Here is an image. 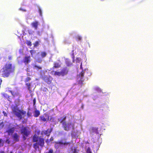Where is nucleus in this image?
I'll use <instances>...</instances> for the list:
<instances>
[{"instance_id": "1", "label": "nucleus", "mask_w": 153, "mask_h": 153, "mask_svg": "<svg viewBox=\"0 0 153 153\" xmlns=\"http://www.w3.org/2000/svg\"><path fill=\"white\" fill-rule=\"evenodd\" d=\"M15 67L12 63H6L0 70L1 76L4 78L9 76L11 74L15 71Z\"/></svg>"}, {"instance_id": "2", "label": "nucleus", "mask_w": 153, "mask_h": 153, "mask_svg": "<svg viewBox=\"0 0 153 153\" xmlns=\"http://www.w3.org/2000/svg\"><path fill=\"white\" fill-rule=\"evenodd\" d=\"M33 142H36L33 144V148L36 151L39 150V147H43L44 146V139L41 137L37 136L36 134H35L33 137Z\"/></svg>"}, {"instance_id": "3", "label": "nucleus", "mask_w": 153, "mask_h": 153, "mask_svg": "<svg viewBox=\"0 0 153 153\" xmlns=\"http://www.w3.org/2000/svg\"><path fill=\"white\" fill-rule=\"evenodd\" d=\"M15 116L20 120L22 119L26 114V112L22 109H19L17 106H14L12 109Z\"/></svg>"}, {"instance_id": "4", "label": "nucleus", "mask_w": 153, "mask_h": 153, "mask_svg": "<svg viewBox=\"0 0 153 153\" xmlns=\"http://www.w3.org/2000/svg\"><path fill=\"white\" fill-rule=\"evenodd\" d=\"M62 125V128L66 131H69L71 128L73 129H74V124L72 122L67 123L66 122L63 123Z\"/></svg>"}, {"instance_id": "5", "label": "nucleus", "mask_w": 153, "mask_h": 153, "mask_svg": "<svg viewBox=\"0 0 153 153\" xmlns=\"http://www.w3.org/2000/svg\"><path fill=\"white\" fill-rule=\"evenodd\" d=\"M54 143V146L56 149H58L59 146L62 145L64 146L68 145L70 146L71 144V143L70 142H67L66 141L63 142L62 140L58 142H55Z\"/></svg>"}, {"instance_id": "6", "label": "nucleus", "mask_w": 153, "mask_h": 153, "mask_svg": "<svg viewBox=\"0 0 153 153\" xmlns=\"http://www.w3.org/2000/svg\"><path fill=\"white\" fill-rule=\"evenodd\" d=\"M21 132L23 135V138L24 140L26 139L25 137H27L30 134V131L27 128V127L22 126L21 129Z\"/></svg>"}, {"instance_id": "7", "label": "nucleus", "mask_w": 153, "mask_h": 153, "mask_svg": "<svg viewBox=\"0 0 153 153\" xmlns=\"http://www.w3.org/2000/svg\"><path fill=\"white\" fill-rule=\"evenodd\" d=\"M86 78L91 76V73L88 70H85L84 71H82L79 74V77H81L82 79L84 76V75Z\"/></svg>"}, {"instance_id": "8", "label": "nucleus", "mask_w": 153, "mask_h": 153, "mask_svg": "<svg viewBox=\"0 0 153 153\" xmlns=\"http://www.w3.org/2000/svg\"><path fill=\"white\" fill-rule=\"evenodd\" d=\"M50 116L47 113H45L43 115L39 117L40 120L43 122L47 121L49 120Z\"/></svg>"}, {"instance_id": "9", "label": "nucleus", "mask_w": 153, "mask_h": 153, "mask_svg": "<svg viewBox=\"0 0 153 153\" xmlns=\"http://www.w3.org/2000/svg\"><path fill=\"white\" fill-rule=\"evenodd\" d=\"M52 130V128H51L50 129H48L47 130H43L42 131L41 134L42 135H46L47 136H49Z\"/></svg>"}, {"instance_id": "10", "label": "nucleus", "mask_w": 153, "mask_h": 153, "mask_svg": "<svg viewBox=\"0 0 153 153\" xmlns=\"http://www.w3.org/2000/svg\"><path fill=\"white\" fill-rule=\"evenodd\" d=\"M23 62L25 64H27L31 62V57L30 56H25L23 60Z\"/></svg>"}, {"instance_id": "11", "label": "nucleus", "mask_w": 153, "mask_h": 153, "mask_svg": "<svg viewBox=\"0 0 153 153\" xmlns=\"http://www.w3.org/2000/svg\"><path fill=\"white\" fill-rule=\"evenodd\" d=\"M68 72V69L66 67L63 68L60 71L61 75L62 76L67 75Z\"/></svg>"}, {"instance_id": "12", "label": "nucleus", "mask_w": 153, "mask_h": 153, "mask_svg": "<svg viewBox=\"0 0 153 153\" xmlns=\"http://www.w3.org/2000/svg\"><path fill=\"white\" fill-rule=\"evenodd\" d=\"M43 79L45 82L49 84L51 82L52 78L50 76H44L43 78Z\"/></svg>"}, {"instance_id": "13", "label": "nucleus", "mask_w": 153, "mask_h": 153, "mask_svg": "<svg viewBox=\"0 0 153 153\" xmlns=\"http://www.w3.org/2000/svg\"><path fill=\"white\" fill-rule=\"evenodd\" d=\"M66 118V116H63L59 117L58 119V120L60 123L63 124V123L64 122H66L65 120Z\"/></svg>"}, {"instance_id": "14", "label": "nucleus", "mask_w": 153, "mask_h": 153, "mask_svg": "<svg viewBox=\"0 0 153 153\" xmlns=\"http://www.w3.org/2000/svg\"><path fill=\"white\" fill-rule=\"evenodd\" d=\"M65 63L66 66L68 67L71 66L73 64L71 60L68 58L66 59H65Z\"/></svg>"}, {"instance_id": "15", "label": "nucleus", "mask_w": 153, "mask_h": 153, "mask_svg": "<svg viewBox=\"0 0 153 153\" xmlns=\"http://www.w3.org/2000/svg\"><path fill=\"white\" fill-rule=\"evenodd\" d=\"M39 25V22L37 21H35L31 23L32 26L34 27L36 30L37 28L38 25Z\"/></svg>"}, {"instance_id": "16", "label": "nucleus", "mask_w": 153, "mask_h": 153, "mask_svg": "<svg viewBox=\"0 0 153 153\" xmlns=\"http://www.w3.org/2000/svg\"><path fill=\"white\" fill-rule=\"evenodd\" d=\"M9 91L11 94L14 97L19 95V93L17 91L15 92L10 90Z\"/></svg>"}, {"instance_id": "17", "label": "nucleus", "mask_w": 153, "mask_h": 153, "mask_svg": "<svg viewBox=\"0 0 153 153\" xmlns=\"http://www.w3.org/2000/svg\"><path fill=\"white\" fill-rule=\"evenodd\" d=\"M53 66L52 68L53 69H54L55 68H60L61 67L60 65L59 64V63L54 62L53 64Z\"/></svg>"}, {"instance_id": "18", "label": "nucleus", "mask_w": 153, "mask_h": 153, "mask_svg": "<svg viewBox=\"0 0 153 153\" xmlns=\"http://www.w3.org/2000/svg\"><path fill=\"white\" fill-rule=\"evenodd\" d=\"M19 136L18 135L17 133H15L13 136V138L15 141L16 142H18L19 140Z\"/></svg>"}, {"instance_id": "19", "label": "nucleus", "mask_w": 153, "mask_h": 153, "mask_svg": "<svg viewBox=\"0 0 153 153\" xmlns=\"http://www.w3.org/2000/svg\"><path fill=\"white\" fill-rule=\"evenodd\" d=\"M14 128L13 127L9 129L6 132L8 133V135H10L14 132Z\"/></svg>"}, {"instance_id": "20", "label": "nucleus", "mask_w": 153, "mask_h": 153, "mask_svg": "<svg viewBox=\"0 0 153 153\" xmlns=\"http://www.w3.org/2000/svg\"><path fill=\"white\" fill-rule=\"evenodd\" d=\"M90 132L91 133H97V129L95 127H92L90 129Z\"/></svg>"}, {"instance_id": "21", "label": "nucleus", "mask_w": 153, "mask_h": 153, "mask_svg": "<svg viewBox=\"0 0 153 153\" xmlns=\"http://www.w3.org/2000/svg\"><path fill=\"white\" fill-rule=\"evenodd\" d=\"M71 150L72 153H77L78 151L77 149V147H72L71 148Z\"/></svg>"}, {"instance_id": "22", "label": "nucleus", "mask_w": 153, "mask_h": 153, "mask_svg": "<svg viewBox=\"0 0 153 153\" xmlns=\"http://www.w3.org/2000/svg\"><path fill=\"white\" fill-rule=\"evenodd\" d=\"M40 114V111L37 110H35L34 111V116L36 117H38Z\"/></svg>"}, {"instance_id": "23", "label": "nucleus", "mask_w": 153, "mask_h": 153, "mask_svg": "<svg viewBox=\"0 0 153 153\" xmlns=\"http://www.w3.org/2000/svg\"><path fill=\"white\" fill-rule=\"evenodd\" d=\"M25 85L27 87L28 89L30 91H31V84L30 83H26Z\"/></svg>"}, {"instance_id": "24", "label": "nucleus", "mask_w": 153, "mask_h": 153, "mask_svg": "<svg viewBox=\"0 0 153 153\" xmlns=\"http://www.w3.org/2000/svg\"><path fill=\"white\" fill-rule=\"evenodd\" d=\"M30 52L31 54V56L33 57V56L36 53V51L35 50H31L30 51Z\"/></svg>"}, {"instance_id": "25", "label": "nucleus", "mask_w": 153, "mask_h": 153, "mask_svg": "<svg viewBox=\"0 0 153 153\" xmlns=\"http://www.w3.org/2000/svg\"><path fill=\"white\" fill-rule=\"evenodd\" d=\"M40 55L42 58H44L46 56L47 53L43 51L41 52Z\"/></svg>"}, {"instance_id": "26", "label": "nucleus", "mask_w": 153, "mask_h": 153, "mask_svg": "<svg viewBox=\"0 0 153 153\" xmlns=\"http://www.w3.org/2000/svg\"><path fill=\"white\" fill-rule=\"evenodd\" d=\"M53 72H54V74L55 76H61V74L60 72H58L57 71H53Z\"/></svg>"}, {"instance_id": "27", "label": "nucleus", "mask_w": 153, "mask_h": 153, "mask_svg": "<svg viewBox=\"0 0 153 153\" xmlns=\"http://www.w3.org/2000/svg\"><path fill=\"white\" fill-rule=\"evenodd\" d=\"M82 37L80 36H77L76 37V39L77 41H80L81 40Z\"/></svg>"}, {"instance_id": "28", "label": "nucleus", "mask_w": 153, "mask_h": 153, "mask_svg": "<svg viewBox=\"0 0 153 153\" xmlns=\"http://www.w3.org/2000/svg\"><path fill=\"white\" fill-rule=\"evenodd\" d=\"M31 79L30 77H27L25 79V82L26 83H27Z\"/></svg>"}, {"instance_id": "29", "label": "nucleus", "mask_w": 153, "mask_h": 153, "mask_svg": "<svg viewBox=\"0 0 153 153\" xmlns=\"http://www.w3.org/2000/svg\"><path fill=\"white\" fill-rule=\"evenodd\" d=\"M86 153H92L91 149L89 147H88L86 151Z\"/></svg>"}, {"instance_id": "30", "label": "nucleus", "mask_w": 153, "mask_h": 153, "mask_svg": "<svg viewBox=\"0 0 153 153\" xmlns=\"http://www.w3.org/2000/svg\"><path fill=\"white\" fill-rule=\"evenodd\" d=\"M81 77V79L79 81V84L81 85H82L83 84V82L84 81L83 80H82V79H83V78L82 79V77Z\"/></svg>"}, {"instance_id": "31", "label": "nucleus", "mask_w": 153, "mask_h": 153, "mask_svg": "<svg viewBox=\"0 0 153 153\" xmlns=\"http://www.w3.org/2000/svg\"><path fill=\"white\" fill-rule=\"evenodd\" d=\"M26 44L28 46H31L32 45L31 42L30 41H27Z\"/></svg>"}, {"instance_id": "32", "label": "nucleus", "mask_w": 153, "mask_h": 153, "mask_svg": "<svg viewBox=\"0 0 153 153\" xmlns=\"http://www.w3.org/2000/svg\"><path fill=\"white\" fill-rule=\"evenodd\" d=\"M3 95L4 97L5 98L7 99H10V96L7 94H4Z\"/></svg>"}, {"instance_id": "33", "label": "nucleus", "mask_w": 153, "mask_h": 153, "mask_svg": "<svg viewBox=\"0 0 153 153\" xmlns=\"http://www.w3.org/2000/svg\"><path fill=\"white\" fill-rule=\"evenodd\" d=\"M33 45L34 47H36L39 45V43L38 41H36L34 42Z\"/></svg>"}, {"instance_id": "34", "label": "nucleus", "mask_w": 153, "mask_h": 153, "mask_svg": "<svg viewBox=\"0 0 153 153\" xmlns=\"http://www.w3.org/2000/svg\"><path fill=\"white\" fill-rule=\"evenodd\" d=\"M34 67V68H36L38 69H42V67H41L37 66L36 65H35Z\"/></svg>"}, {"instance_id": "35", "label": "nucleus", "mask_w": 153, "mask_h": 153, "mask_svg": "<svg viewBox=\"0 0 153 153\" xmlns=\"http://www.w3.org/2000/svg\"><path fill=\"white\" fill-rule=\"evenodd\" d=\"M42 61V59L41 58H38L37 59V62L39 63H41Z\"/></svg>"}, {"instance_id": "36", "label": "nucleus", "mask_w": 153, "mask_h": 153, "mask_svg": "<svg viewBox=\"0 0 153 153\" xmlns=\"http://www.w3.org/2000/svg\"><path fill=\"white\" fill-rule=\"evenodd\" d=\"M39 14L40 16H42V11L41 10V9L39 8Z\"/></svg>"}, {"instance_id": "37", "label": "nucleus", "mask_w": 153, "mask_h": 153, "mask_svg": "<svg viewBox=\"0 0 153 153\" xmlns=\"http://www.w3.org/2000/svg\"><path fill=\"white\" fill-rule=\"evenodd\" d=\"M4 126V124L3 122L0 123V126L1 128H3Z\"/></svg>"}, {"instance_id": "38", "label": "nucleus", "mask_w": 153, "mask_h": 153, "mask_svg": "<svg viewBox=\"0 0 153 153\" xmlns=\"http://www.w3.org/2000/svg\"><path fill=\"white\" fill-rule=\"evenodd\" d=\"M72 56L73 59V62H74V53H73L72 54Z\"/></svg>"}, {"instance_id": "39", "label": "nucleus", "mask_w": 153, "mask_h": 153, "mask_svg": "<svg viewBox=\"0 0 153 153\" xmlns=\"http://www.w3.org/2000/svg\"><path fill=\"white\" fill-rule=\"evenodd\" d=\"M53 150L52 149H50L48 153H53Z\"/></svg>"}, {"instance_id": "40", "label": "nucleus", "mask_w": 153, "mask_h": 153, "mask_svg": "<svg viewBox=\"0 0 153 153\" xmlns=\"http://www.w3.org/2000/svg\"><path fill=\"white\" fill-rule=\"evenodd\" d=\"M36 102V100L35 98H34L33 100V105H35Z\"/></svg>"}, {"instance_id": "41", "label": "nucleus", "mask_w": 153, "mask_h": 153, "mask_svg": "<svg viewBox=\"0 0 153 153\" xmlns=\"http://www.w3.org/2000/svg\"><path fill=\"white\" fill-rule=\"evenodd\" d=\"M46 142V143H49L50 141L48 139H47L46 141H45Z\"/></svg>"}, {"instance_id": "42", "label": "nucleus", "mask_w": 153, "mask_h": 153, "mask_svg": "<svg viewBox=\"0 0 153 153\" xmlns=\"http://www.w3.org/2000/svg\"><path fill=\"white\" fill-rule=\"evenodd\" d=\"M3 113L4 114V116H6L7 117V114L4 111H3Z\"/></svg>"}, {"instance_id": "43", "label": "nucleus", "mask_w": 153, "mask_h": 153, "mask_svg": "<svg viewBox=\"0 0 153 153\" xmlns=\"http://www.w3.org/2000/svg\"><path fill=\"white\" fill-rule=\"evenodd\" d=\"M19 10H21L23 11H24V12H25L26 11V10H25V9H22V8H20L19 9Z\"/></svg>"}, {"instance_id": "44", "label": "nucleus", "mask_w": 153, "mask_h": 153, "mask_svg": "<svg viewBox=\"0 0 153 153\" xmlns=\"http://www.w3.org/2000/svg\"><path fill=\"white\" fill-rule=\"evenodd\" d=\"M12 57L11 56H10L8 57V59L10 60L12 59Z\"/></svg>"}, {"instance_id": "45", "label": "nucleus", "mask_w": 153, "mask_h": 153, "mask_svg": "<svg viewBox=\"0 0 153 153\" xmlns=\"http://www.w3.org/2000/svg\"><path fill=\"white\" fill-rule=\"evenodd\" d=\"M50 141H52L53 140V137H51L49 140Z\"/></svg>"}, {"instance_id": "46", "label": "nucleus", "mask_w": 153, "mask_h": 153, "mask_svg": "<svg viewBox=\"0 0 153 153\" xmlns=\"http://www.w3.org/2000/svg\"><path fill=\"white\" fill-rule=\"evenodd\" d=\"M31 114V113H29V112L27 113V115L28 116H29Z\"/></svg>"}, {"instance_id": "47", "label": "nucleus", "mask_w": 153, "mask_h": 153, "mask_svg": "<svg viewBox=\"0 0 153 153\" xmlns=\"http://www.w3.org/2000/svg\"><path fill=\"white\" fill-rule=\"evenodd\" d=\"M80 68L82 69V63H81V64Z\"/></svg>"}, {"instance_id": "48", "label": "nucleus", "mask_w": 153, "mask_h": 153, "mask_svg": "<svg viewBox=\"0 0 153 153\" xmlns=\"http://www.w3.org/2000/svg\"><path fill=\"white\" fill-rule=\"evenodd\" d=\"M0 153H4V152L3 151H2L0 152Z\"/></svg>"}, {"instance_id": "49", "label": "nucleus", "mask_w": 153, "mask_h": 153, "mask_svg": "<svg viewBox=\"0 0 153 153\" xmlns=\"http://www.w3.org/2000/svg\"><path fill=\"white\" fill-rule=\"evenodd\" d=\"M1 141H2V140L1 139H0V143H1Z\"/></svg>"}, {"instance_id": "50", "label": "nucleus", "mask_w": 153, "mask_h": 153, "mask_svg": "<svg viewBox=\"0 0 153 153\" xmlns=\"http://www.w3.org/2000/svg\"><path fill=\"white\" fill-rule=\"evenodd\" d=\"M51 118L50 119V120L51 121Z\"/></svg>"}, {"instance_id": "51", "label": "nucleus", "mask_w": 153, "mask_h": 153, "mask_svg": "<svg viewBox=\"0 0 153 153\" xmlns=\"http://www.w3.org/2000/svg\"><path fill=\"white\" fill-rule=\"evenodd\" d=\"M29 34H31L30 32H29Z\"/></svg>"}]
</instances>
